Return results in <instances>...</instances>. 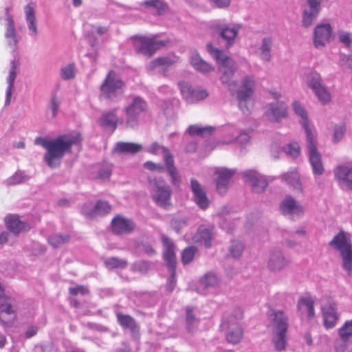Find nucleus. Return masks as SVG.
Returning <instances> with one entry per match:
<instances>
[{
    "mask_svg": "<svg viewBox=\"0 0 352 352\" xmlns=\"http://www.w3.org/2000/svg\"><path fill=\"white\" fill-rule=\"evenodd\" d=\"M80 142L79 135L68 134L59 135L54 139L37 137L34 140L35 144L41 146L47 151L43 159L47 165L52 168L58 167L64 155L71 153L72 146Z\"/></svg>",
    "mask_w": 352,
    "mask_h": 352,
    "instance_id": "nucleus-1",
    "label": "nucleus"
},
{
    "mask_svg": "<svg viewBox=\"0 0 352 352\" xmlns=\"http://www.w3.org/2000/svg\"><path fill=\"white\" fill-rule=\"evenodd\" d=\"M329 245L338 250L342 259V267L349 275L352 274V242L344 231H340L329 242Z\"/></svg>",
    "mask_w": 352,
    "mask_h": 352,
    "instance_id": "nucleus-2",
    "label": "nucleus"
},
{
    "mask_svg": "<svg viewBox=\"0 0 352 352\" xmlns=\"http://www.w3.org/2000/svg\"><path fill=\"white\" fill-rule=\"evenodd\" d=\"M145 151L155 155L163 154L164 164L167 173L171 179V183L175 186L179 187L181 184L180 177L174 164L173 155L169 148L160 144L157 142H154L145 148Z\"/></svg>",
    "mask_w": 352,
    "mask_h": 352,
    "instance_id": "nucleus-3",
    "label": "nucleus"
},
{
    "mask_svg": "<svg viewBox=\"0 0 352 352\" xmlns=\"http://www.w3.org/2000/svg\"><path fill=\"white\" fill-rule=\"evenodd\" d=\"M207 50L211 56L222 65L221 72L223 75L221 77V80L222 83L226 85L228 89L232 91L233 90L232 86L233 88L236 86V82L232 80L235 72L234 64L230 65V63L228 62V57L223 54L221 50L214 47L211 43L207 45Z\"/></svg>",
    "mask_w": 352,
    "mask_h": 352,
    "instance_id": "nucleus-4",
    "label": "nucleus"
},
{
    "mask_svg": "<svg viewBox=\"0 0 352 352\" xmlns=\"http://www.w3.org/2000/svg\"><path fill=\"white\" fill-rule=\"evenodd\" d=\"M124 82L113 71H110L100 86V97L111 101L120 99L123 94Z\"/></svg>",
    "mask_w": 352,
    "mask_h": 352,
    "instance_id": "nucleus-5",
    "label": "nucleus"
},
{
    "mask_svg": "<svg viewBox=\"0 0 352 352\" xmlns=\"http://www.w3.org/2000/svg\"><path fill=\"white\" fill-rule=\"evenodd\" d=\"M148 183L152 197L157 206L167 209L170 206L171 190L163 179L148 177Z\"/></svg>",
    "mask_w": 352,
    "mask_h": 352,
    "instance_id": "nucleus-6",
    "label": "nucleus"
},
{
    "mask_svg": "<svg viewBox=\"0 0 352 352\" xmlns=\"http://www.w3.org/2000/svg\"><path fill=\"white\" fill-rule=\"evenodd\" d=\"M211 29L218 36L219 40L224 43L225 48L228 50L235 44L241 25L218 21L211 25Z\"/></svg>",
    "mask_w": 352,
    "mask_h": 352,
    "instance_id": "nucleus-7",
    "label": "nucleus"
},
{
    "mask_svg": "<svg viewBox=\"0 0 352 352\" xmlns=\"http://www.w3.org/2000/svg\"><path fill=\"white\" fill-rule=\"evenodd\" d=\"M162 242L164 245V259L170 274L166 283V289L168 292H172L176 285L175 270L177 262L175 254V245L173 241L166 236H162Z\"/></svg>",
    "mask_w": 352,
    "mask_h": 352,
    "instance_id": "nucleus-8",
    "label": "nucleus"
},
{
    "mask_svg": "<svg viewBox=\"0 0 352 352\" xmlns=\"http://www.w3.org/2000/svg\"><path fill=\"white\" fill-rule=\"evenodd\" d=\"M147 109L146 101L141 97L133 98V100L125 107L126 126L135 128L138 126L140 116Z\"/></svg>",
    "mask_w": 352,
    "mask_h": 352,
    "instance_id": "nucleus-9",
    "label": "nucleus"
},
{
    "mask_svg": "<svg viewBox=\"0 0 352 352\" xmlns=\"http://www.w3.org/2000/svg\"><path fill=\"white\" fill-rule=\"evenodd\" d=\"M166 44V41L159 40L156 36H140L135 41L134 47L139 53L151 56Z\"/></svg>",
    "mask_w": 352,
    "mask_h": 352,
    "instance_id": "nucleus-10",
    "label": "nucleus"
},
{
    "mask_svg": "<svg viewBox=\"0 0 352 352\" xmlns=\"http://www.w3.org/2000/svg\"><path fill=\"white\" fill-rule=\"evenodd\" d=\"M321 310L324 327L327 329L333 328L339 318L336 302L329 298H324L322 300Z\"/></svg>",
    "mask_w": 352,
    "mask_h": 352,
    "instance_id": "nucleus-11",
    "label": "nucleus"
},
{
    "mask_svg": "<svg viewBox=\"0 0 352 352\" xmlns=\"http://www.w3.org/2000/svg\"><path fill=\"white\" fill-rule=\"evenodd\" d=\"M111 210V206L107 201L98 200L95 204L89 202L84 204L80 212L85 218L92 219L107 215Z\"/></svg>",
    "mask_w": 352,
    "mask_h": 352,
    "instance_id": "nucleus-12",
    "label": "nucleus"
},
{
    "mask_svg": "<svg viewBox=\"0 0 352 352\" xmlns=\"http://www.w3.org/2000/svg\"><path fill=\"white\" fill-rule=\"evenodd\" d=\"M307 149L309 161L311 166L313 173L315 175H320L324 173V167L322 157L316 148L314 136L307 137Z\"/></svg>",
    "mask_w": 352,
    "mask_h": 352,
    "instance_id": "nucleus-13",
    "label": "nucleus"
},
{
    "mask_svg": "<svg viewBox=\"0 0 352 352\" xmlns=\"http://www.w3.org/2000/svg\"><path fill=\"white\" fill-rule=\"evenodd\" d=\"M184 100L188 104H194L206 99L208 93L206 89L194 88L188 82H181L178 84Z\"/></svg>",
    "mask_w": 352,
    "mask_h": 352,
    "instance_id": "nucleus-14",
    "label": "nucleus"
},
{
    "mask_svg": "<svg viewBox=\"0 0 352 352\" xmlns=\"http://www.w3.org/2000/svg\"><path fill=\"white\" fill-rule=\"evenodd\" d=\"M308 86L310 87L318 100L325 104L331 100V94L322 83V78L319 74L312 73L308 80Z\"/></svg>",
    "mask_w": 352,
    "mask_h": 352,
    "instance_id": "nucleus-15",
    "label": "nucleus"
},
{
    "mask_svg": "<svg viewBox=\"0 0 352 352\" xmlns=\"http://www.w3.org/2000/svg\"><path fill=\"white\" fill-rule=\"evenodd\" d=\"M287 105L282 101L276 100L267 104L265 115L269 121L280 122L287 117Z\"/></svg>",
    "mask_w": 352,
    "mask_h": 352,
    "instance_id": "nucleus-16",
    "label": "nucleus"
},
{
    "mask_svg": "<svg viewBox=\"0 0 352 352\" xmlns=\"http://www.w3.org/2000/svg\"><path fill=\"white\" fill-rule=\"evenodd\" d=\"M241 174L245 179L246 182L252 184V190L256 193L263 192L268 186L267 178L264 175H260L256 170H246Z\"/></svg>",
    "mask_w": 352,
    "mask_h": 352,
    "instance_id": "nucleus-17",
    "label": "nucleus"
},
{
    "mask_svg": "<svg viewBox=\"0 0 352 352\" xmlns=\"http://www.w3.org/2000/svg\"><path fill=\"white\" fill-rule=\"evenodd\" d=\"M332 35V28L328 23H320L314 31V45L316 48L323 47L329 43Z\"/></svg>",
    "mask_w": 352,
    "mask_h": 352,
    "instance_id": "nucleus-18",
    "label": "nucleus"
},
{
    "mask_svg": "<svg viewBox=\"0 0 352 352\" xmlns=\"http://www.w3.org/2000/svg\"><path fill=\"white\" fill-rule=\"evenodd\" d=\"M222 329L226 330V340L229 343L236 344L241 342L243 331L239 322H231L229 320H222Z\"/></svg>",
    "mask_w": 352,
    "mask_h": 352,
    "instance_id": "nucleus-19",
    "label": "nucleus"
},
{
    "mask_svg": "<svg viewBox=\"0 0 352 352\" xmlns=\"http://www.w3.org/2000/svg\"><path fill=\"white\" fill-rule=\"evenodd\" d=\"M255 82L252 76H248L244 78L242 81V85L238 91L237 99L239 100V107L244 114L248 113V110L242 109V104L245 102L253 94Z\"/></svg>",
    "mask_w": 352,
    "mask_h": 352,
    "instance_id": "nucleus-20",
    "label": "nucleus"
},
{
    "mask_svg": "<svg viewBox=\"0 0 352 352\" xmlns=\"http://www.w3.org/2000/svg\"><path fill=\"white\" fill-rule=\"evenodd\" d=\"M308 8L302 14V25L307 28L312 25L321 11V2L319 0H307Z\"/></svg>",
    "mask_w": 352,
    "mask_h": 352,
    "instance_id": "nucleus-21",
    "label": "nucleus"
},
{
    "mask_svg": "<svg viewBox=\"0 0 352 352\" xmlns=\"http://www.w3.org/2000/svg\"><path fill=\"white\" fill-rule=\"evenodd\" d=\"M272 332L287 333L289 327L288 315L283 310L273 311L271 314Z\"/></svg>",
    "mask_w": 352,
    "mask_h": 352,
    "instance_id": "nucleus-22",
    "label": "nucleus"
},
{
    "mask_svg": "<svg viewBox=\"0 0 352 352\" xmlns=\"http://www.w3.org/2000/svg\"><path fill=\"white\" fill-rule=\"evenodd\" d=\"M117 322L124 329H129L132 337L138 338L140 336V327L136 320L131 316L119 311H116Z\"/></svg>",
    "mask_w": 352,
    "mask_h": 352,
    "instance_id": "nucleus-23",
    "label": "nucleus"
},
{
    "mask_svg": "<svg viewBox=\"0 0 352 352\" xmlns=\"http://www.w3.org/2000/svg\"><path fill=\"white\" fill-rule=\"evenodd\" d=\"M280 212L286 215H296L301 217L304 214L303 207L298 204L292 196H287L280 204Z\"/></svg>",
    "mask_w": 352,
    "mask_h": 352,
    "instance_id": "nucleus-24",
    "label": "nucleus"
},
{
    "mask_svg": "<svg viewBox=\"0 0 352 352\" xmlns=\"http://www.w3.org/2000/svg\"><path fill=\"white\" fill-rule=\"evenodd\" d=\"M333 173L335 179L339 185H344L349 189L352 190V164L338 166Z\"/></svg>",
    "mask_w": 352,
    "mask_h": 352,
    "instance_id": "nucleus-25",
    "label": "nucleus"
},
{
    "mask_svg": "<svg viewBox=\"0 0 352 352\" xmlns=\"http://www.w3.org/2000/svg\"><path fill=\"white\" fill-rule=\"evenodd\" d=\"M111 227L116 234H124L132 232L135 225L132 220L118 215L112 219Z\"/></svg>",
    "mask_w": 352,
    "mask_h": 352,
    "instance_id": "nucleus-26",
    "label": "nucleus"
},
{
    "mask_svg": "<svg viewBox=\"0 0 352 352\" xmlns=\"http://www.w3.org/2000/svg\"><path fill=\"white\" fill-rule=\"evenodd\" d=\"M235 172L234 169L226 168H220L216 170L215 174L217 175L216 186L219 193L223 195L226 192L230 180Z\"/></svg>",
    "mask_w": 352,
    "mask_h": 352,
    "instance_id": "nucleus-27",
    "label": "nucleus"
},
{
    "mask_svg": "<svg viewBox=\"0 0 352 352\" xmlns=\"http://www.w3.org/2000/svg\"><path fill=\"white\" fill-rule=\"evenodd\" d=\"M190 188L195 202L200 208L206 210L209 206L210 201L201 184L196 179H191Z\"/></svg>",
    "mask_w": 352,
    "mask_h": 352,
    "instance_id": "nucleus-28",
    "label": "nucleus"
},
{
    "mask_svg": "<svg viewBox=\"0 0 352 352\" xmlns=\"http://www.w3.org/2000/svg\"><path fill=\"white\" fill-rule=\"evenodd\" d=\"M5 223L8 230L14 234H19L21 232L28 231L30 228L28 223L19 219L18 215L10 214L5 219Z\"/></svg>",
    "mask_w": 352,
    "mask_h": 352,
    "instance_id": "nucleus-29",
    "label": "nucleus"
},
{
    "mask_svg": "<svg viewBox=\"0 0 352 352\" xmlns=\"http://www.w3.org/2000/svg\"><path fill=\"white\" fill-rule=\"evenodd\" d=\"M288 263L289 260L284 257L281 251L275 250L270 256L267 267L270 271L278 272L283 270Z\"/></svg>",
    "mask_w": 352,
    "mask_h": 352,
    "instance_id": "nucleus-30",
    "label": "nucleus"
},
{
    "mask_svg": "<svg viewBox=\"0 0 352 352\" xmlns=\"http://www.w3.org/2000/svg\"><path fill=\"white\" fill-rule=\"evenodd\" d=\"M213 228L206 226H201L193 237L196 243L204 244L206 248L211 246V241L213 237Z\"/></svg>",
    "mask_w": 352,
    "mask_h": 352,
    "instance_id": "nucleus-31",
    "label": "nucleus"
},
{
    "mask_svg": "<svg viewBox=\"0 0 352 352\" xmlns=\"http://www.w3.org/2000/svg\"><path fill=\"white\" fill-rule=\"evenodd\" d=\"M5 37L8 46L15 51L17 48L19 42L16 31L14 26V21L12 16H8L6 31L5 32Z\"/></svg>",
    "mask_w": 352,
    "mask_h": 352,
    "instance_id": "nucleus-32",
    "label": "nucleus"
},
{
    "mask_svg": "<svg viewBox=\"0 0 352 352\" xmlns=\"http://www.w3.org/2000/svg\"><path fill=\"white\" fill-rule=\"evenodd\" d=\"M142 148L143 146L140 144L119 142L115 146L114 152L120 154L135 155L140 153Z\"/></svg>",
    "mask_w": 352,
    "mask_h": 352,
    "instance_id": "nucleus-33",
    "label": "nucleus"
},
{
    "mask_svg": "<svg viewBox=\"0 0 352 352\" xmlns=\"http://www.w3.org/2000/svg\"><path fill=\"white\" fill-rule=\"evenodd\" d=\"M292 108L295 113L302 118L300 123L305 131L306 138L314 135L309 127L307 113L304 107L299 102L295 101L292 104Z\"/></svg>",
    "mask_w": 352,
    "mask_h": 352,
    "instance_id": "nucleus-34",
    "label": "nucleus"
},
{
    "mask_svg": "<svg viewBox=\"0 0 352 352\" xmlns=\"http://www.w3.org/2000/svg\"><path fill=\"white\" fill-rule=\"evenodd\" d=\"M190 63L195 69L201 73H208L214 69V67L204 60L197 52H191Z\"/></svg>",
    "mask_w": 352,
    "mask_h": 352,
    "instance_id": "nucleus-35",
    "label": "nucleus"
},
{
    "mask_svg": "<svg viewBox=\"0 0 352 352\" xmlns=\"http://www.w3.org/2000/svg\"><path fill=\"white\" fill-rule=\"evenodd\" d=\"M118 118L116 116V109L104 112L100 119V124L107 129L114 131L117 127Z\"/></svg>",
    "mask_w": 352,
    "mask_h": 352,
    "instance_id": "nucleus-36",
    "label": "nucleus"
},
{
    "mask_svg": "<svg viewBox=\"0 0 352 352\" xmlns=\"http://www.w3.org/2000/svg\"><path fill=\"white\" fill-rule=\"evenodd\" d=\"M25 14V20L27 22L28 28L31 36H36L38 34L37 26L36 24V18L34 15V10L30 4H28L24 8Z\"/></svg>",
    "mask_w": 352,
    "mask_h": 352,
    "instance_id": "nucleus-37",
    "label": "nucleus"
},
{
    "mask_svg": "<svg viewBox=\"0 0 352 352\" xmlns=\"http://www.w3.org/2000/svg\"><path fill=\"white\" fill-rule=\"evenodd\" d=\"M10 69L9 72V75L7 78L8 87L6 89V98L5 101V105L8 106L10 103L11 96H12V89L14 86V82L16 77V65L14 60L10 62Z\"/></svg>",
    "mask_w": 352,
    "mask_h": 352,
    "instance_id": "nucleus-38",
    "label": "nucleus"
},
{
    "mask_svg": "<svg viewBox=\"0 0 352 352\" xmlns=\"http://www.w3.org/2000/svg\"><path fill=\"white\" fill-rule=\"evenodd\" d=\"M271 340L275 351L278 352L285 351L287 344V333L272 332Z\"/></svg>",
    "mask_w": 352,
    "mask_h": 352,
    "instance_id": "nucleus-39",
    "label": "nucleus"
},
{
    "mask_svg": "<svg viewBox=\"0 0 352 352\" xmlns=\"http://www.w3.org/2000/svg\"><path fill=\"white\" fill-rule=\"evenodd\" d=\"M283 181L290 185L294 189L299 191L302 190V185L300 182V176L295 170H292L283 174L281 176Z\"/></svg>",
    "mask_w": 352,
    "mask_h": 352,
    "instance_id": "nucleus-40",
    "label": "nucleus"
},
{
    "mask_svg": "<svg viewBox=\"0 0 352 352\" xmlns=\"http://www.w3.org/2000/svg\"><path fill=\"white\" fill-rule=\"evenodd\" d=\"M272 45L273 42L270 37H264L262 39V43L259 47V57L261 60L267 62L270 61Z\"/></svg>",
    "mask_w": 352,
    "mask_h": 352,
    "instance_id": "nucleus-41",
    "label": "nucleus"
},
{
    "mask_svg": "<svg viewBox=\"0 0 352 352\" xmlns=\"http://www.w3.org/2000/svg\"><path fill=\"white\" fill-rule=\"evenodd\" d=\"M142 6L153 8L158 15L164 14L168 9L167 3L163 0H146L142 3Z\"/></svg>",
    "mask_w": 352,
    "mask_h": 352,
    "instance_id": "nucleus-42",
    "label": "nucleus"
},
{
    "mask_svg": "<svg viewBox=\"0 0 352 352\" xmlns=\"http://www.w3.org/2000/svg\"><path fill=\"white\" fill-rule=\"evenodd\" d=\"M219 283V279L217 276L212 272H210L204 275L200 280L199 285L204 289L213 288Z\"/></svg>",
    "mask_w": 352,
    "mask_h": 352,
    "instance_id": "nucleus-43",
    "label": "nucleus"
},
{
    "mask_svg": "<svg viewBox=\"0 0 352 352\" xmlns=\"http://www.w3.org/2000/svg\"><path fill=\"white\" fill-rule=\"evenodd\" d=\"M199 319L193 313V309L187 307L186 309V328L188 332L192 333L198 327Z\"/></svg>",
    "mask_w": 352,
    "mask_h": 352,
    "instance_id": "nucleus-44",
    "label": "nucleus"
},
{
    "mask_svg": "<svg viewBox=\"0 0 352 352\" xmlns=\"http://www.w3.org/2000/svg\"><path fill=\"white\" fill-rule=\"evenodd\" d=\"M214 130L212 126H200L199 125H190L187 129V132L190 135H199L201 137H207L210 135Z\"/></svg>",
    "mask_w": 352,
    "mask_h": 352,
    "instance_id": "nucleus-45",
    "label": "nucleus"
},
{
    "mask_svg": "<svg viewBox=\"0 0 352 352\" xmlns=\"http://www.w3.org/2000/svg\"><path fill=\"white\" fill-rule=\"evenodd\" d=\"M69 239V235L66 234H54L47 238V241L51 246L57 248L67 243Z\"/></svg>",
    "mask_w": 352,
    "mask_h": 352,
    "instance_id": "nucleus-46",
    "label": "nucleus"
},
{
    "mask_svg": "<svg viewBox=\"0 0 352 352\" xmlns=\"http://www.w3.org/2000/svg\"><path fill=\"white\" fill-rule=\"evenodd\" d=\"M28 179L29 177L25 173V172L18 170L11 177H8L4 182V184L6 186L17 185L26 182L27 180H28Z\"/></svg>",
    "mask_w": 352,
    "mask_h": 352,
    "instance_id": "nucleus-47",
    "label": "nucleus"
},
{
    "mask_svg": "<svg viewBox=\"0 0 352 352\" xmlns=\"http://www.w3.org/2000/svg\"><path fill=\"white\" fill-rule=\"evenodd\" d=\"M244 248H245V245L241 241H240L239 240L232 241L229 247L230 256H231L234 258H240L241 256L242 255Z\"/></svg>",
    "mask_w": 352,
    "mask_h": 352,
    "instance_id": "nucleus-48",
    "label": "nucleus"
},
{
    "mask_svg": "<svg viewBox=\"0 0 352 352\" xmlns=\"http://www.w3.org/2000/svg\"><path fill=\"white\" fill-rule=\"evenodd\" d=\"M104 264L109 269H124L127 267L128 262L124 259L117 257H110L105 261Z\"/></svg>",
    "mask_w": 352,
    "mask_h": 352,
    "instance_id": "nucleus-49",
    "label": "nucleus"
},
{
    "mask_svg": "<svg viewBox=\"0 0 352 352\" xmlns=\"http://www.w3.org/2000/svg\"><path fill=\"white\" fill-rule=\"evenodd\" d=\"M60 75L64 80L72 79L75 76L74 64L70 63L60 69Z\"/></svg>",
    "mask_w": 352,
    "mask_h": 352,
    "instance_id": "nucleus-50",
    "label": "nucleus"
},
{
    "mask_svg": "<svg viewBox=\"0 0 352 352\" xmlns=\"http://www.w3.org/2000/svg\"><path fill=\"white\" fill-rule=\"evenodd\" d=\"M196 251V248L193 246H189L185 248L182 254V261L184 265L190 263L194 256Z\"/></svg>",
    "mask_w": 352,
    "mask_h": 352,
    "instance_id": "nucleus-51",
    "label": "nucleus"
},
{
    "mask_svg": "<svg viewBox=\"0 0 352 352\" xmlns=\"http://www.w3.org/2000/svg\"><path fill=\"white\" fill-rule=\"evenodd\" d=\"M339 335L343 339H349L352 336V321L345 322L344 325L339 329Z\"/></svg>",
    "mask_w": 352,
    "mask_h": 352,
    "instance_id": "nucleus-52",
    "label": "nucleus"
},
{
    "mask_svg": "<svg viewBox=\"0 0 352 352\" xmlns=\"http://www.w3.org/2000/svg\"><path fill=\"white\" fill-rule=\"evenodd\" d=\"M346 132V128L344 125L340 124L334 126L333 142H339L344 137Z\"/></svg>",
    "mask_w": 352,
    "mask_h": 352,
    "instance_id": "nucleus-53",
    "label": "nucleus"
},
{
    "mask_svg": "<svg viewBox=\"0 0 352 352\" xmlns=\"http://www.w3.org/2000/svg\"><path fill=\"white\" fill-rule=\"evenodd\" d=\"M111 166L109 164H104L101 166L98 172V178L101 179H106L109 178L111 175Z\"/></svg>",
    "mask_w": 352,
    "mask_h": 352,
    "instance_id": "nucleus-54",
    "label": "nucleus"
},
{
    "mask_svg": "<svg viewBox=\"0 0 352 352\" xmlns=\"http://www.w3.org/2000/svg\"><path fill=\"white\" fill-rule=\"evenodd\" d=\"M173 64V61L168 57L164 56V57H159L156 59H155L152 62V65L153 67H164L165 68H167L172 65Z\"/></svg>",
    "mask_w": 352,
    "mask_h": 352,
    "instance_id": "nucleus-55",
    "label": "nucleus"
},
{
    "mask_svg": "<svg viewBox=\"0 0 352 352\" xmlns=\"http://www.w3.org/2000/svg\"><path fill=\"white\" fill-rule=\"evenodd\" d=\"M186 225V220L184 218H173L170 221L171 228L177 233Z\"/></svg>",
    "mask_w": 352,
    "mask_h": 352,
    "instance_id": "nucleus-56",
    "label": "nucleus"
},
{
    "mask_svg": "<svg viewBox=\"0 0 352 352\" xmlns=\"http://www.w3.org/2000/svg\"><path fill=\"white\" fill-rule=\"evenodd\" d=\"M243 313L241 308L236 307L234 309L232 313L228 317L224 316L223 320H229L231 322H238V321L243 318Z\"/></svg>",
    "mask_w": 352,
    "mask_h": 352,
    "instance_id": "nucleus-57",
    "label": "nucleus"
},
{
    "mask_svg": "<svg viewBox=\"0 0 352 352\" xmlns=\"http://www.w3.org/2000/svg\"><path fill=\"white\" fill-rule=\"evenodd\" d=\"M285 153L288 155L295 158L297 157L300 154V148L297 144H288L284 148Z\"/></svg>",
    "mask_w": 352,
    "mask_h": 352,
    "instance_id": "nucleus-58",
    "label": "nucleus"
},
{
    "mask_svg": "<svg viewBox=\"0 0 352 352\" xmlns=\"http://www.w3.org/2000/svg\"><path fill=\"white\" fill-rule=\"evenodd\" d=\"M144 167L151 171L162 173L165 168L161 164H155L151 161H147L144 164Z\"/></svg>",
    "mask_w": 352,
    "mask_h": 352,
    "instance_id": "nucleus-59",
    "label": "nucleus"
},
{
    "mask_svg": "<svg viewBox=\"0 0 352 352\" xmlns=\"http://www.w3.org/2000/svg\"><path fill=\"white\" fill-rule=\"evenodd\" d=\"M133 269L141 273H146L150 269V263L148 261H140L134 263Z\"/></svg>",
    "mask_w": 352,
    "mask_h": 352,
    "instance_id": "nucleus-60",
    "label": "nucleus"
},
{
    "mask_svg": "<svg viewBox=\"0 0 352 352\" xmlns=\"http://www.w3.org/2000/svg\"><path fill=\"white\" fill-rule=\"evenodd\" d=\"M69 294L73 296H77L78 294H81L85 296L89 293V290L87 287L83 285H78L75 287H70L69 289Z\"/></svg>",
    "mask_w": 352,
    "mask_h": 352,
    "instance_id": "nucleus-61",
    "label": "nucleus"
},
{
    "mask_svg": "<svg viewBox=\"0 0 352 352\" xmlns=\"http://www.w3.org/2000/svg\"><path fill=\"white\" fill-rule=\"evenodd\" d=\"M349 339L341 338L335 342V350L336 352H344L347 349V341Z\"/></svg>",
    "mask_w": 352,
    "mask_h": 352,
    "instance_id": "nucleus-62",
    "label": "nucleus"
},
{
    "mask_svg": "<svg viewBox=\"0 0 352 352\" xmlns=\"http://www.w3.org/2000/svg\"><path fill=\"white\" fill-rule=\"evenodd\" d=\"M250 138V135L248 133L241 131L233 142H236L241 145H245L249 142Z\"/></svg>",
    "mask_w": 352,
    "mask_h": 352,
    "instance_id": "nucleus-63",
    "label": "nucleus"
},
{
    "mask_svg": "<svg viewBox=\"0 0 352 352\" xmlns=\"http://www.w3.org/2000/svg\"><path fill=\"white\" fill-rule=\"evenodd\" d=\"M313 304H314V302L311 297H302L298 300V308L300 309L305 306L306 309H308Z\"/></svg>",
    "mask_w": 352,
    "mask_h": 352,
    "instance_id": "nucleus-64",
    "label": "nucleus"
}]
</instances>
